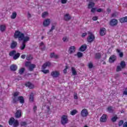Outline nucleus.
Here are the masks:
<instances>
[{"label": "nucleus", "mask_w": 127, "mask_h": 127, "mask_svg": "<svg viewBox=\"0 0 127 127\" xmlns=\"http://www.w3.org/2000/svg\"><path fill=\"white\" fill-rule=\"evenodd\" d=\"M26 86H27V87H28L29 89H33L34 87L33 85L30 82H27V83H26Z\"/></svg>", "instance_id": "nucleus-27"}, {"label": "nucleus", "mask_w": 127, "mask_h": 127, "mask_svg": "<svg viewBox=\"0 0 127 127\" xmlns=\"http://www.w3.org/2000/svg\"><path fill=\"white\" fill-rule=\"evenodd\" d=\"M95 6V3L94 2L90 1L88 4V8H93Z\"/></svg>", "instance_id": "nucleus-24"}, {"label": "nucleus", "mask_w": 127, "mask_h": 127, "mask_svg": "<svg viewBox=\"0 0 127 127\" xmlns=\"http://www.w3.org/2000/svg\"><path fill=\"white\" fill-rule=\"evenodd\" d=\"M26 60L29 61L30 60H32V56L31 55H28L26 57Z\"/></svg>", "instance_id": "nucleus-46"}, {"label": "nucleus", "mask_w": 127, "mask_h": 127, "mask_svg": "<svg viewBox=\"0 0 127 127\" xmlns=\"http://www.w3.org/2000/svg\"><path fill=\"white\" fill-rule=\"evenodd\" d=\"M16 46H17V42L12 41L10 46L11 49H14V48H16Z\"/></svg>", "instance_id": "nucleus-14"}, {"label": "nucleus", "mask_w": 127, "mask_h": 127, "mask_svg": "<svg viewBox=\"0 0 127 127\" xmlns=\"http://www.w3.org/2000/svg\"><path fill=\"white\" fill-rule=\"evenodd\" d=\"M63 40L64 42H67L68 39L67 37H64L63 38Z\"/></svg>", "instance_id": "nucleus-50"}, {"label": "nucleus", "mask_w": 127, "mask_h": 127, "mask_svg": "<svg viewBox=\"0 0 127 127\" xmlns=\"http://www.w3.org/2000/svg\"><path fill=\"white\" fill-rule=\"evenodd\" d=\"M116 51L118 53H119V57H120V58H123L124 57V53L121 52V50L117 49L116 50Z\"/></svg>", "instance_id": "nucleus-26"}, {"label": "nucleus", "mask_w": 127, "mask_h": 127, "mask_svg": "<svg viewBox=\"0 0 127 127\" xmlns=\"http://www.w3.org/2000/svg\"><path fill=\"white\" fill-rule=\"evenodd\" d=\"M61 123L63 126H65L66 124L69 123V120H68V117L66 115H63L61 118Z\"/></svg>", "instance_id": "nucleus-5"}, {"label": "nucleus", "mask_w": 127, "mask_h": 127, "mask_svg": "<svg viewBox=\"0 0 127 127\" xmlns=\"http://www.w3.org/2000/svg\"><path fill=\"white\" fill-rule=\"evenodd\" d=\"M110 24L111 26H116L118 24V20L116 19H112L110 21Z\"/></svg>", "instance_id": "nucleus-10"}, {"label": "nucleus", "mask_w": 127, "mask_h": 127, "mask_svg": "<svg viewBox=\"0 0 127 127\" xmlns=\"http://www.w3.org/2000/svg\"><path fill=\"white\" fill-rule=\"evenodd\" d=\"M61 2L63 4L66 3H67V0H62Z\"/></svg>", "instance_id": "nucleus-59"}, {"label": "nucleus", "mask_w": 127, "mask_h": 127, "mask_svg": "<svg viewBox=\"0 0 127 127\" xmlns=\"http://www.w3.org/2000/svg\"><path fill=\"white\" fill-rule=\"evenodd\" d=\"M96 10H97V8H91V11L93 13H95Z\"/></svg>", "instance_id": "nucleus-51"}, {"label": "nucleus", "mask_w": 127, "mask_h": 127, "mask_svg": "<svg viewBox=\"0 0 127 127\" xmlns=\"http://www.w3.org/2000/svg\"><path fill=\"white\" fill-rule=\"evenodd\" d=\"M107 111L110 113H114V109H113L112 106H109L107 108Z\"/></svg>", "instance_id": "nucleus-29"}, {"label": "nucleus", "mask_w": 127, "mask_h": 127, "mask_svg": "<svg viewBox=\"0 0 127 127\" xmlns=\"http://www.w3.org/2000/svg\"><path fill=\"white\" fill-rule=\"evenodd\" d=\"M120 65H121V68H122V69H124V68H125L126 66V62H125V61H122L120 63Z\"/></svg>", "instance_id": "nucleus-33"}, {"label": "nucleus", "mask_w": 127, "mask_h": 127, "mask_svg": "<svg viewBox=\"0 0 127 127\" xmlns=\"http://www.w3.org/2000/svg\"><path fill=\"white\" fill-rule=\"evenodd\" d=\"M48 15V12H44L42 14V17H43V18H45V17H47Z\"/></svg>", "instance_id": "nucleus-38"}, {"label": "nucleus", "mask_w": 127, "mask_h": 127, "mask_svg": "<svg viewBox=\"0 0 127 127\" xmlns=\"http://www.w3.org/2000/svg\"><path fill=\"white\" fill-rule=\"evenodd\" d=\"M123 127H127V122H126L123 124Z\"/></svg>", "instance_id": "nucleus-62"}, {"label": "nucleus", "mask_w": 127, "mask_h": 127, "mask_svg": "<svg viewBox=\"0 0 127 127\" xmlns=\"http://www.w3.org/2000/svg\"><path fill=\"white\" fill-rule=\"evenodd\" d=\"M92 20L93 21H96V20H98V17L97 16H94L93 18H92Z\"/></svg>", "instance_id": "nucleus-58"}, {"label": "nucleus", "mask_w": 127, "mask_h": 127, "mask_svg": "<svg viewBox=\"0 0 127 127\" xmlns=\"http://www.w3.org/2000/svg\"><path fill=\"white\" fill-rule=\"evenodd\" d=\"M77 56L78 57V58H81V57H83V53L78 52L77 53Z\"/></svg>", "instance_id": "nucleus-43"}, {"label": "nucleus", "mask_w": 127, "mask_h": 127, "mask_svg": "<svg viewBox=\"0 0 127 127\" xmlns=\"http://www.w3.org/2000/svg\"><path fill=\"white\" fill-rule=\"evenodd\" d=\"M16 53V51L13 50L10 52L9 55V56H13V55H14V54H15Z\"/></svg>", "instance_id": "nucleus-42"}, {"label": "nucleus", "mask_w": 127, "mask_h": 127, "mask_svg": "<svg viewBox=\"0 0 127 127\" xmlns=\"http://www.w3.org/2000/svg\"><path fill=\"white\" fill-rule=\"evenodd\" d=\"M56 27V23L52 24V27L50 30V31H49V32L48 33V34H50V32H52V31H53V30H54V29H55Z\"/></svg>", "instance_id": "nucleus-21"}, {"label": "nucleus", "mask_w": 127, "mask_h": 127, "mask_svg": "<svg viewBox=\"0 0 127 127\" xmlns=\"http://www.w3.org/2000/svg\"><path fill=\"white\" fill-rule=\"evenodd\" d=\"M33 110H34V112L35 113V112H36V111L37 110V107L34 106L33 108Z\"/></svg>", "instance_id": "nucleus-63"}, {"label": "nucleus", "mask_w": 127, "mask_h": 127, "mask_svg": "<svg viewBox=\"0 0 127 127\" xmlns=\"http://www.w3.org/2000/svg\"><path fill=\"white\" fill-rule=\"evenodd\" d=\"M118 119V116L116 115L111 118V122L112 123H116Z\"/></svg>", "instance_id": "nucleus-30"}, {"label": "nucleus", "mask_w": 127, "mask_h": 127, "mask_svg": "<svg viewBox=\"0 0 127 127\" xmlns=\"http://www.w3.org/2000/svg\"><path fill=\"white\" fill-rule=\"evenodd\" d=\"M76 50V47L75 46H71L68 49V53L69 54H73Z\"/></svg>", "instance_id": "nucleus-12"}, {"label": "nucleus", "mask_w": 127, "mask_h": 127, "mask_svg": "<svg viewBox=\"0 0 127 127\" xmlns=\"http://www.w3.org/2000/svg\"><path fill=\"white\" fill-rule=\"evenodd\" d=\"M30 40V38L29 36H26L24 38L22 44L19 47L20 50H24L25 47H26V42H27V41H29Z\"/></svg>", "instance_id": "nucleus-2"}, {"label": "nucleus", "mask_w": 127, "mask_h": 127, "mask_svg": "<svg viewBox=\"0 0 127 127\" xmlns=\"http://www.w3.org/2000/svg\"><path fill=\"white\" fill-rule=\"evenodd\" d=\"M24 71H25V68H24V67H22L19 70V74H20V75H22V74L24 73Z\"/></svg>", "instance_id": "nucleus-35"}, {"label": "nucleus", "mask_w": 127, "mask_h": 127, "mask_svg": "<svg viewBox=\"0 0 127 127\" xmlns=\"http://www.w3.org/2000/svg\"><path fill=\"white\" fill-rule=\"evenodd\" d=\"M51 58H54V59H58L59 58V56L58 55L55 54V53H51L50 54Z\"/></svg>", "instance_id": "nucleus-18"}, {"label": "nucleus", "mask_w": 127, "mask_h": 127, "mask_svg": "<svg viewBox=\"0 0 127 127\" xmlns=\"http://www.w3.org/2000/svg\"><path fill=\"white\" fill-rule=\"evenodd\" d=\"M86 35H87V33H83L82 34V37H85V36H86Z\"/></svg>", "instance_id": "nucleus-64"}, {"label": "nucleus", "mask_w": 127, "mask_h": 127, "mask_svg": "<svg viewBox=\"0 0 127 127\" xmlns=\"http://www.w3.org/2000/svg\"><path fill=\"white\" fill-rule=\"evenodd\" d=\"M88 36L87 39V42H89V43H92V42L95 40V35H94L93 33L91 32H88Z\"/></svg>", "instance_id": "nucleus-4"}, {"label": "nucleus", "mask_w": 127, "mask_h": 127, "mask_svg": "<svg viewBox=\"0 0 127 127\" xmlns=\"http://www.w3.org/2000/svg\"><path fill=\"white\" fill-rule=\"evenodd\" d=\"M122 67L118 66L116 68L117 72H120V71H122Z\"/></svg>", "instance_id": "nucleus-49"}, {"label": "nucleus", "mask_w": 127, "mask_h": 127, "mask_svg": "<svg viewBox=\"0 0 127 127\" xmlns=\"http://www.w3.org/2000/svg\"><path fill=\"white\" fill-rule=\"evenodd\" d=\"M101 56V54L97 53L95 54V59H100Z\"/></svg>", "instance_id": "nucleus-41"}, {"label": "nucleus", "mask_w": 127, "mask_h": 127, "mask_svg": "<svg viewBox=\"0 0 127 127\" xmlns=\"http://www.w3.org/2000/svg\"><path fill=\"white\" fill-rule=\"evenodd\" d=\"M25 57H26V56L25 55H22L21 56V58H22V59H25Z\"/></svg>", "instance_id": "nucleus-61"}, {"label": "nucleus", "mask_w": 127, "mask_h": 127, "mask_svg": "<svg viewBox=\"0 0 127 127\" xmlns=\"http://www.w3.org/2000/svg\"><path fill=\"white\" fill-rule=\"evenodd\" d=\"M119 77H120L119 74H115V79H118V78H119Z\"/></svg>", "instance_id": "nucleus-60"}, {"label": "nucleus", "mask_w": 127, "mask_h": 127, "mask_svg": "<svg viewBox=\"0 0 127 127\" xmlns=\"http://www.w3.org/2000/svg\"><path fill=\"white\" fill-rule=\"evenodd\" d=\"M78 113V111L76 109L73 110L72 111H70V115L71 116H75L76 114Z\"/></svg>", "instance_id": "nucleus-36"}, {"label": "nucleus", "mask_w": 127, "mask_h": 127, "mask_svg": "<svg viewBox=\"0 0 127 127\" xmlns=\"http://www.w3.org/2000/svg\"><path fill=\"white\" fill-rule=\"evenodd\" d=\"M87 49V45H83L81 46L79 48V51H81L82 52H84V51H86Z\"/></svg>", "instance_id": "nucleus-20"}, {"label": "nucleus", "mask_w": 127, "mask_h": 127, "mask_svg": "<svg viewBox=\"0 0 127 127\" xmlns=\"http://www.w3.org/2000/svg\"><path fill=\"white\" fill-rule=\"evenodd\" d=\"M18 101H19L20 104H24V98L23 96H19Z\"/></svg>", "instance_id": "nucleus-23"}, {"label": "nucleus", "mask_w": 127, "mask_h": 127, "mask_svg": "<svg viewBox=\"0 0 127 127\" xmlns=\"http://www.w3.org/2000/svg\"><path fill=\"white\" fill-rule=\"evenodd\" d=\"M33 100H34L33 93H31L29 97V101L30 102H33Z\"/></svg>", "instance_id": "nucleus-39"}, {"label": "nucleus", "mask_w": 127, "mask_h": 127, "mask_svg": "<svg viewBox=\"0 0 127 127\" xmlns=\"http://www.w3.org/2000/svg\"><path fill=\"white\" fill-rule=\"evenodd\" d=\"M10 69L11 71H16L17 70V65L16 64H12L10 66Z\"/></svg>", "instance_id": "nucleus-17"}, {"label": "nucleus", "mask_w": 127, "mask_h": 127, "mask_svg": "<svg viewBox=\"0 0 127 127\" xmlns=\"http://www.w3.org/2000/svg\"><path fill=\"white\" fill-rule=\"evenodd\" d=\"M19 125V123H18V121L15 120L14 121V123H13V127H18Z\"/></svg>", "instance_id": "nucleus-37"}, {"label": "nucleus", "mask_w": 127, "mask_h": 127, "mask_svg": "<svg viewBox=\"0 0 127 127\" xmlns=\"http://www.w3.org/2000/svg\"><path fill=\"white\" fill-rule=\"evenodd\" d=\"M13 97H12V103L13 104H17L18 103V97L17 96H19V92H15L12 94Z\"/></svg>", "instance_id": "nucleus-3"}, {"label": "nucleus", "mask_w": 127, "mask_h": 127, "mask_svg": "<svg viewBox=\"0 0 127 127\" xmlns=\"http://www.w3.org/2000/svg\"><path fill=\"white\" fill-rule=\"evenodd\" d=\"M120 21L121 23L127 22V16L121 18L120 20Z\"/></svg>", "instance_id": "nucleus-22"}, {"label": "nucleus", "mask_w": 127, "mask_h": 127, "mask_svg": "<svg viewBox=\"0 0 127 127\" xmlns=\"http://www.w3.org/2000/svg\"><path fill=\"white\" fill-rule=\"evenodd\" d=\"M80 115L81 117H83V118H85L89 115V112H88V110L87 109H83L80 113Z\"/></svg>", "instance_id": "nucleus-8"}, {"label": "nucleus", "mask_w": 127, "mask_h": 127, "mask_svg": "<svg viewBox=\"0 0 127 127\" xmlns=\"http://www.w3.org/2000/svg\"><path fill=\"white\" fill-rule=\"evenodd\" d=\"M106 32H107V31L106 30V28H101L100 29V34L101 36H104V35H105Z\"/></svg>", "instance_id": "nucleus-15"}, {"label": "nucleus", "mask_w": 127, "mask_h": 127, "mask_svg": "<svg viewBox=\"0 0 127 127\" xmlns=\"http://www.w3.org/2000/svg\"><path fill=\"white\" fill-rule=\"evenodd\" d=\"M36 67V65L34 64H31L29 66V71H33V69Z\"/></svg>", "instance_id": "nucleus-25"}, {"label": "nucleus", "mask_w": 127, "mask_h": 127, "mask_svg": "<svg viewBox=\"0 0 127 127\" xmlns=\"http://www.w3.org/2000/svg\"><path fill=\"white\" fill-rule=\"evenodd\" d=\"M42 71L44 74H48V73L50 72L49 69H45L42 70Z\"/></svg>", "instance_id": "nucleus-47"}, {"label": "nucleus", "mask_w": 127, "mask_h": 127, "mask_svg": "<svg viewBox=\"0 0 127 127\" xmlns=\"http://www.w3.org/2000/svg\"><path fill=\"white\" fill-rule=\"evenodd\" d=\"M51 65V64L50 63V62H46L44 63L42 65V69H46V67L50 66Z\"/></svg>", "instance_id": "nucleus-16"}, {"label": "nucleus", "mask_w": 127, "mask_h": 127, "mask_svg": "<svg viewBox=\"0 0 127 127\" xmlns=\"http://www.w3.org/2000/svg\"><path fill=\"white\" fill-rule=\"evenodd\" d=\"M5 28H6V27L4 25H0V30L2 32H3L5 30Z\"/></svg>", "instance_id": "nucleus-31"}, {"label": "nucleus", "mask_w": 127, "mask_h": 127, "mask_svg": "<svg viewBox=\"0 0 127 127\" xmlns=\"http://www.w3.org/2000/svg\"><path fill=\"white\" fill-rule=\"evenodd\" d=\"M40 47H43V48H41L42 50H44V48H45V46H44V43H43V42H42L40 43Z\"/></svg>", "instance_id": "nucleus-44"}, {"label": "nucleus", "mask_w": 127, "mask_h": 127, "mask_svg": "<svg viewBox=\"0 0 127 127\" xmlns=\"http://www.w3.org/2000/svg\"><path fill=\"white\" fill-rule=\"evenodd\" d=\"M16 15H17L16 12H15V11L13 12L12 13V15H11V18L12 19H14V18H15V17H16Z\"/></svg>", "instance_id": "nucleus-34"}, {"label": "nucleus", "mask_w": 127, "mask_h": 127, "mask_svg": "<svg viewBox=\"0 0 127 127\" xmlns=\"http://www.w3.org/2000/svg\"><path fill=\"white\" fill-rule=\"evenodd\" d=\"M67 69H68V66H65V68L64 70V74H66V73H67Z\"/></svg>", "instance_id": "nucleus-56"}, {"label": "nucleus", "mask_w": 127, "mask_h": 127, "mask_svg": "<svg viewBox=\"0 0 127 127\" xmlns=\"http://www.w3.org/2000/svg\"><path fill=\"white\" fill-rule=\"evenodd\" d=\"M50 19H46L44 21L43 24L45 27H47V26H49L50 25Z\"/></svg>", "instance_id": "nucleus-9"}, {"label": "nucleus", "mask_w": 127, "mask_h": 127, "mask_svg": "<svg viewBox=\"0 0 127 127\" xmlns=\"http://www.w3.org/2000/svg\"><path fill=\"white\" fill-rule=\"evenodd\" d=\"M88 66L90 69H92V68H93V64H92L91 63H89Z\"/></svg>", "instance_id": "nucleus-55"}, {"label": "nucleus", "mask_w": 127, "mask_h": 127, "mask_svg": "<svg viewBox=\"0 0 127 127\" xmlns=\"http://www.w3.org/2000/svg\"><path fill=\"white\" fill-rule=\"evenodd\" d=\"M21 117V110H17L15 113V117L16 119H19Z\"/></svg>", "instance_id": "nucleus-11"}, {"label": "nucleus", "mask_w": 127, "mask_h": 127, "mask_svg": "<svg viewBox=\"0 0 127 127\" xmlns=\"http://www.w3.org/2000/svg\"><path fill=\"white\" fill-rule=\"evenodd\" d=\"M96 11H97V12H102L104 11V9H103L102 8H99L97 9Z\"/></svg>", "instance_id": "nucleus-54"}, {"label": "nucleus", "mask_w": 127, "mask_h": 127, "mask_svg": "<svg viewBox=\"0 0 127 127\" xmlns=\"http://www.w3.org/2000/svg\"><path fill=\"white\" fill-rule=\"evenodd\" d=\"M51 76H52L53 78H58V77L60 76V72L57 70L53 71L51 73Z\"/></svg>", "instance_id": "nucleus-6"}, {"label": "nucleus", "mask_w": 127, "mask_h": 127, "mask_svg": "<svg viewBox=\"0 0 127 127\" xmlns=\"http://www.w3.org/2000/svg\"><path fill=\"white\" fill-rule=\"evenodd\" d=\"M19 56H20V54L17 53L16 54L14 55L13 59H14V60H16V59H18V58H19Z\"/></svg>", "instance_id": "nucleus-32"}, {"label": "nucleus", "mask_w": 127, "mask_h": 127, "mask_svg": "<svg viewBox=\"0 0 127 127\" xmlns=\"http://www.w3.org/2000/svg\"><path fill=\"white\" fill-rule=\"evenodd\" d=\"M14 38H18V40L21 41V40L23 41L25 37H24V34L19 31H16L14 34Z\"/></svg>", "instance_id": "nucleus-1"}, {"label": "nucleus", "mask_w": 127, "mask_h": 127, "mask_svg": "<svg viewBox=\"0 0 127 127\" xmlns=\"http://www.w3.org/2000/svg\"><path fill=\"white\" fill-rule=\"evenodd\" d=\"M124 120H120L118 123L119 127H122V126H124Z\"/></svg>", "instance_id": "nucleus-45"}, {"label": "nucleus", "mask_w": 127, "mask_h": 127, "mask_svg": "<svg viewBox=\"0 0 127 127\" xmlns=\"http://www.w3.org/2000/svg\"><path fill=\"white\" fill-rule=\"evenodd\" d=\"M71 71L73 75H74V76L77 75V71H76L75 68L71 67Z\"/></svg>", "instance_id": "nucleus-40"}, {"label": "nucleus", "mask_w": 127, "mask_h": 127, "mask_svg": "<svg viewBox=\"0 0 127 127\" xmlns=\"http://www.w3.org/2000/svg\"><path fill=\"white\" fill-rule=\"evenodd\" d=\"M74 99L75 100H78V94L76 93L74 94Z\"/></svg>", "instance_id": "nucleus-52"}, {"label": "nucleus", "mask_w": 127, "mask_h": 127, "mask_svg": "<svg viewBox=\"0 0 127 127\" xmlns=\"http://www.w3.org/2000/svg\"><path fill=\"white\" fill-rule=\"evenodd\" d=\"M30 62H27L25 63V66L26 67H29V65H30Z\"/></svg>", "instance_id": "nucleus-53"}, {"label": "nucleus", "mask_w": 127, "mask_h": 127, "mask_svg": "<svg viewBox=\"0 0 127 127\" xmlns=\"http://www.w3.org/2000/svg\"><path fill=\"white\" fill-rule=\"evenodd\" d=\"M71 19V16L69 14H66L64 15V20L65 21H69Z\"/></svg>", "instance_id": "nucleus-19"}, {"label": "nucleus", "mask_w": 127, "mask_h": 127, "mask_svg": "<svg viewBox=\"0 0 127 127\" xmlns=\"http://www.w3.org/2000/svg\"><path fill=\"white\" fill-rule=\"evenodd\" d=\"M123 95H127V88H125V91L123 92Z\"/></svg>", "instance_id": "nucleus-57"}, {"label": "nucleus", "mask_w": 127, "mask_h": 127, "mask_svg": "<svg viewBox=\"0 0 127 127\" xmlns=\"http://www.w3.org/2000/svg\"><path fill=\"white\" fill-rule=\"evenodd\" d=\"M27 125V123L25 122H22L20 123L21 127H25Z\"/></svg>", "instance_id": "nucleus-48"}, {"label": "nucleus", "mask_w": 127, "mask_h": 127, "mask_svg": "<svg viewBox=\"0 0 127 127\" xmlns=\"http://www.w3.org/2000/svg\"><path fill=\"white\" fill-rule=\"evenodd\" d=\"M108 121V115L107 114H103L102 117H100V122L101 123H106Z\"/></svg>", "instance_id": "nucleus-7"}, {"label": "nucleus", "mask_w": 127, "mask_h": 127, "mask_svg": "<svg viewBox=\"0 0 127 127\" xmlns=\"http://www.w3.org/2000/svg\"><path fill=\"white\" fill-rule=\"evenodd\" d=\"M117 60V56L116 55H112L109 58L110 63H114Z\"/></svg>", "instance_id": "nucleus-13"}, {"label": "nucleus", "mask_w": 127, "mask_h": 127, "mask_svg": "<svg viewBox=\"0 0 127 127\" xmlns=\"http://www.w3.org/2000/svg\"><path fill=\"white\" fill-rule=\"evenodd\" d=\"M14 121H15V120H14V118H13V117L9 119V121H8L9 125L10 126H12L13 123L14 122Z\"/></svg>", "instance_id": "nucleus-28"}]
</instances>
